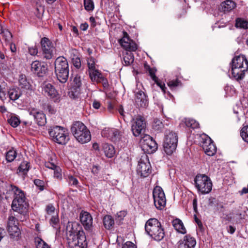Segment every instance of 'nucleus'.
<instances>
[{"label": "nucleus", "mask_w": 248, "mask_h": 248, "mask_svg": "<svg viewBox=\"0 0 248 248\" xmlns=\"http://www.w3.org/2000/svg\"><path fill=\"white\" fill-rule=\"evenodd\" d=\"M240 135L242 139L248 143V125L243 126L240 131Z\"/></svg>", "instance_id": "nucleus-44"}, {"label": "nucleus", "mask_w": 248, "mask_h": 248, "mask_svg": "<svg viewBox=\"0 0 248 248\" xmlns=\"http://www.w3.org/2000/svg\"><path fill=\"white\" fill-rule=\"evenodd\" d=\"M178 248H194L196 245L195 239L190 235H185L178 243Z\"/></svg>", "instance_id": "nucleus-17"}, {"label": "nucleus", "mask_w": 248, "mask_h": 248, "mask_svg": "<svg viewBox=\"0 0 248 248\" xmlns=\"http://www.w3.org/2000/svg\"><path fill=\"white\" fill-rule=\"evenodd\" d=\"M146 233L156 241L161 240L165 236V232L160 222L156 218L149 219L145 225Z\"/></svg>", "instance_id": "nucleus-2"}, {"label": "nucleus", "mask_w": 248, "mask_h": 248, "mask_svg": "<svg viewBox=\"0 0 248 248\" xmlns=\"http://www.w3.org/2000/svg\"><path fill=\"white\" fill-rule=\"evenodd\" d=\"M172 223L173 227L178 232L182 234H185L186 232V229L180 219L176 218L172 221Z\"/></svg>", "instance_id": "nucleus-28"}, {"label": "nucleus", "mask_w": 248, "mask_h": 248, "mask_svg": "<svg viewBox=\"0 0 248 248\" xmlns=\"http://www.w3.org/2000/svg\"><path fill=\"white\" fill-rule=\"evenodd\" d=\"M29 113L34 117L38 125L44 126L46 124V117L42 111H39L35 108H32L30 110Z\"/></svg>", "instance_id": "nucleus-21"}, {"label": "nucleus", "mask_w": 248, "mask_h": 248, "mask_svg": "<svg viewBox=\"0 0 248 248\" xmlns=\"http://www.w3.org/2000/svg\"><path fill=\"white\" fill-rule=\"evenodd\" d=\"M29 169V163L26 161L22 162L19 166L18 170L23 174L27 173Z\"/></svg>", "instance_id": "nucleus-43"}, {"label": "nucleus", "mask_w": 248, "mask_h": 248, "mask_svg": "<svg viewBox=\"0 0 248 248\" xmlns=\"http://www.w3.org/2000/svg\"><path fill=\"white\" fill-rule=\"evenodd\" d=\"M40 43L44 58L47 60L51 59L55 51L54 44L46 37L42 38Z\"/></svg>", "instance_id": "nucleus-11"}, {"label": "nucleus", "mask_w": 248, "mask_h": 248, "mask_svg": "<svg viewBox=\"0 0 248 248\" xmlns=\"http://www.w3.org/2000/svg\"><path fill=\"white\" fill-rule=\"evenodd\" d=\"M43 91L45 93L52 98L55 97L58 94L57 90L54 86L50 83H46L44 84Z\"/></svg>", "instance_id": "nucleus-27"}, {"label": "nucleus", "mask_w": 248, "mask_h": 248, "mask_svg": "<svg viewBox=\"0 0 248 248\" xmlns=\"http://www.w3.org/2000/svg\"><path fill=\"white\" fill-rule=\"evenodd\" d=\"M243 68H240L236 66H232V74L233 77L237 81L242 80L245 77V72Z\"/></svg>", "instance_id": "nucleus-26"}, {"label": "nucleus", "mask_w": 248, "mask_h": 248, "mask_svg": "<svg viewBox=\"0 0 248 248\" xmlns=\"http://www.w3.org/2000/svg\"><path fill=\"white\" fill-rule=\"evenodd\" d=\"M102 136L109 139L111 140H114L119 135L118 131L114 128H105L101 132Z\"/></svg>", "instance_id": "nucleus-23"}, {"label": "nucleus", "mask_w": 248, "mask_h": 248, "mask_svg": "<svg viewBox=\"0 0 248 248\" xmlns=\"http://www.w3.org/2000/svg\"><path fill=\"white\" fill-rule=\"evenodd\" d=\"M164 127V124L161 121L157 119H155L153 124V127L155 130H161Z\"/></svg>", "instance_id": "nucleus-42"}, {"label": "nucleus", "mask_w": 248, "mask_h": 248, "mask_svg": "<svg viewBox=\"0 0 248 248\" xmlns=\"http://www.w3.org/2000/svg\"><path fill=\"white\" fill-rule=\"evenodd\" d=\"M69 65L64 57H59L55 62V72L60 82L65 83L69 77Z\"/></svg>", "instance_id": "nucleus-4"}, {"label": "nucleus", "mask_w": 248, "mask_h": 248, "mask_svg": "<svg viewBox=\"0 0 248 248\" xmlns=\"http://www.w3.org/2000/svg\"><path fill=\"white\" fill-rule=\"evenodd\" d=\"M52 140L60 144H65L69 140L68 130L60 126H55L48 129Z\"/></svg>", "instance_id": "nucleus-5"}, {"label": "nucleus", "mask_w": 248, "mask_h": 248, "mask_svg": "<svg viewBox=\"0 0 248 248\" xmlns=\"http://www.w3.org/2000/svg\"><path fill=\"white\" fill-rule=\"evenodd\" d=\"M185 124L187 127L195 129L199 127V124L196 120L192 119H186Z\"/></svg>", "instance_id": "nucleus-38"}, {"label": "nucleus", "mask_w": 248, "mask_h": 248, "mask_svg": "<svg viewBox=\"0 0 248 248\" xmlns=\"http://www.w3.org/2000/svg\"><path fill=\"white\" fill-rule=\"evenodd\" d=\"M50 223L53 228L56 229H60L58 214L51 216V218L50 220Z\"/></svg>", "instance_id": "nucleus-39"}, {"label": "nucleus", "mask_w": 248, "mask_h": 248, "mask_svg": "<svg viewBox=\"0 0 248 248\" xmlns=\"http://www.w3.org/2000/svg\"><path fill=\"white\" fill-rule=\"evenodd\" d=\"M202 146L205 153L209 156H213L216 153V147L210 138L205 139Z\"/></svg>", "instance_id": "nucleus-19"}, {"label": "nucleus", "mask_w": 248, "mask_h": 248, "mask_svg": "<svg viewBox=\"0 0 248 248\" xmlns=\"http://www.w3.org/2000/svg\"><path fill=\"white\" fill-rule=\"evenodd\" d=\"M141 142L143 144L144 146L149 147L151 151H155L157 148L156 143L154 140L152 138L148 135H144L141 140Z\"/></svg>", "instance_id": "nucleus-22"}, {"label": "nucleus", "mask_w": 248, "mask_h": 248, "mask_svg": "<svg viewBox=\"0 0 248 248\" xmlns=\"http://www.w3.org/2000/svg\"><path fill=\"white\" fill-rule=\"evenodd\" d=\"M104 226L107 229H110L114 224V221L110 215L105 216L103 219Z\"/></svg>", "instance_id": "nucleus-32"}, {"label": "nucleus", "mask_w": 248, "mask_h": 248, "mask_svg": "<svg viewBox=\"0 0 248 248\" xmlns=\"http://www.w3.org/2000/svg\"><path fill=\"white\" fill-rule=\"evenodd\" d=\"M34 183L40 190L42 191L44 189L45 184L43 181L40 179H35L34 180Z\"/></svg>", "instance_id": "nucleus-52"}, {"label": "nucleus", "mask_w": 248, "mask_h": 248, "mask_svg": "<svg viewBox=\"0 0 248 248\" xmlns=\"http://www.w3.org/2000/svg\"><path fill=\"white\" fill-rule=\"evenodd\" d=\"M178 139V136L175 132L170 131L166 133L163 147L164 151L167 155H170L176 150Z\"/></svg>", "instance_id": "nucleus-7"}, {"label": "nucleus", "mask_w": 248, "mask_h": 248, "mask_svg": "<svg viewBox=\"0 0 248 248\" xmlns=\"http://www.w3.org/2000/svg\"><path fill=\"white\" fill-rule=\"evenodd\" d=\"M123 59L125 64L128 65L133 62L134 57L133 54L131 52V51H129L125 53Z\"/></svg>", "instance_id": "nucleus-36"}, {"label": "nucleus", "mask_w": 248, "mask_h": 248, "mask_svg": "<svg viewBox=\"0 0 248 248\" xmlns=\"http://www.w3.org/2000/svg\"><path fill=\"white\" fill-rule=\"evenodd\" d=\"M80 93V89L78 87H73L68 92V96L71 99L78 98Z\"/></svg>", "instance_id": "nucleus-34"}, {"label": "nucleus", "mask_w": 248, "mask_h": 248, "mask_svg": "<svg viewBox=\"0 0 248 248\" xmlns=\"http://www.w3.org/2000/svg\"><path fill=\"white\" fill-rule=\"evenodd\" d=\"M29 52L31 55H36L38 53V49L36 46L30 47L29 48Z\"/></svg>", "instance_id": "nucleus-57"}, {"label": "nucleus", "mask_w": 248, "mask_h": 248, "mask_svg": "<svg viewBox=\"0 0 248 248\" xmlns=\"http://www.w3.org/2000/svg\"><path fill=\"white\" fill-rule=\"evenodd\" d=\"M235 26L242 29H248V22L243 19L238 18L236 20Z\"/></svg>", "instance_id": "nucleus-37"}, {"label": "nucleus", "mask_w": 248, "mask_h": 248, "mask_svg": "<svg viewBox=\"0 0 248 248\" xmlns=\"http://www.w3.org/2000/svg\"><path fill=\"white\" fill-rule=\"evenodd\" d=\"M137 171L138 175L143 178L147 177L151 174V166L147 155H144L141 156L139 161Z\"/></svg>", "instance_id": "nucleus-9"}, {"label": "nucleus", "mask_w": 248, "mask_h": 248, "mask_svg": "<svg viewBox=\"0 0 248 248\" xmlns=\"http://www.w3.org/2000/svg\"><path fill=\"white\" fill-rule=\"evenodd\" d=\"M80 29L82 31H86L88 28V24L87 23H84L80 25Z\"/></svg>", "instance_id": "nucleus-62"}, {"label": "nucleus", "mask_w": 248, "mask_h": 248, "mask_svg": "<svg viewBox=\"0 0 248 248\" xmlns=\"http://www.w3.org/2000/svg\"><path fill=\"white\" fill-rule=\"evenodd\" d=\"M18 220L13 216H10L7 223V231L11 236H18L19 229L18 227Z\"/></svg>", "instance_id": "nucleus-16"}, {"label": "nucleus", "mask_w": 248, "mask_h": 248, "mask_svg": "<svg viewBox=\"0 0 248 248\" xmlns=\"http://www.w3.org/2000/svg\"><path fill=\"white\" fill-rule=\"evenodd\" d=\"M87 65L89 72L90 71H92L96 69L95 68V59L92 57H90L88 58Z\"/></svg>", "instance_id": "nucleus-46"}, {"label": "nucleus", "mask_w": 248, "mask_h": 248, "mask_svg": "<svg viewBox=\"0 0 248 248\" xmlns=\"http://www.w3.org/2000/svg\"><path fill=\"white\" fill-rule=\"evenodd\" d=\"M54 176L58 179H62V171L60 167H56L54 170Z\"/></svg>", "instance_id": "nucleus-49"}, {"label": "nucleus", "mask_w": 248, "mask_h": 248, "mask_svg": "<svg viewBox=\"0 0 248 248\" xmlns=\"http://www.w3.org/2000/svg\"><path fill=\"white\" fill-rule=\"evenodd\" d=\"M35 243L37 248H50L47 244L39 237L35 239Z\"/></svg>", "instance_id": "nucleus-40"}, {"label": "nucleus", "mask_w": 248, "mask_h": 248, "mask_svg": "<svg viewBox=\"0 0 248 248\" xmlns=\"http://www.w3.org/2000/svg\"><path fill=\"white\" fill-rule=\"evenodd\" d=\"M19 85L21 88L26 89H30L31 86L30 83L28 81L26 76L24 75H21L19 77Z\"/></svg>", "instance_id": "nucleus-33"}, {"label": "nucleus", "mask_w": 248, "mask_h": 248, "mask_svg": "<svg viewBox=\"0 0 248 248\" xmlns=\"http://www.w3.org/2000/svg\"><path fill=\"white\" fill-rule=\"evenodd\" d=\"M46 211L47 215L51 216L58 214V211L56 210L55 207L52 204H49L46 205Z\"/></svg>", "instance_id": "nucleus-41"}, {"label": "nucleus", "mask_w": 248, "mask_h": 248, "mask_svg": "<svg viewBox=\"0 0 248 248\" xmlns=\"http://www.w3.org/2000/svg\"><path fill=\"white\" fill-rule=\"evenodd\" d=\"M135 102L138 107L146 108L148 105L147 95L143 91L137 89L135 91Z\"/></svg>", "instance_id": "nucleus-15"}, {"label": "nucleus", "mask_w": 248, "mask_h": 248, "mask_svg": "<svg viewBox=\"0 0 248 248\" xmlns=\"http://www.w3.org/2000/svg\"><path fill=\"white\" fill-rule=\"evenodd\" d=\"M71 131L76 140L82 144L89 142L91 139L89 130L80 122H74L71 127Z\"/></svg>", "instance_id": "nucleus-3"}, {"label": "nucleus", "mask_w": 248, "mask_h": 248, "mask_svg": "<svg viewBox=\"0 0 248 248\" xmlns=\"http://www.w3.org/2000/svg\"><path fill=\"white\" fill-rule=\"evenodd\" d=\"M8 94L10 99L15 101L18 99L22 93L19 89L13 88L9 90Z\"/></svg>", "instance_id": "nucleus-31"}, {"label": "nucleus", "mask_w": 248, "mask_h": 248, "mask_svg": "<svg viewBox=\"0 0 248 248\" xmlns=\"http://www.w3.org/2000/svg\"><path fill=\"white\" fill-rule=\"evenodd\" d=\"M67 243L69 248H87V242L84 232L81 230L75 236H69Z\"/></svg>", "instance_id": "nucleus-8"}, {"label": "nucleus", "mask_w": 248, "mask_h": 248, "mask_svg": "<svg viewBox=\"0 0 248 248\" xmlns=\"http://www.w3.org/2000/svg\"><path fill=\"white\" fill-rule=\"evenodd\" d=\"M154 205L158 210H162L166 204L165 193L162 188L159 186H155L153 191Z\"/></svg>", "instance_id": "nucleus-10"}, {"label": "nucleus", "mask_w": 248, "mask_h": 248, "mask_svg": "<svg viewBox=\"0 0 248 248\" xmlns=\"http://www.w3.org/2000/svg\"><path fill=\"white\" fill-rule=\"evenodd\" d=\"M194 182L196 187L202 194H207L211 191L212 183L210 179L206 175H197L195 178Z\"/></svg>", "instance_id": "nucleus-6"}, {"label": "nucleus", "mask_w": 248, "mask_h": 248, "mask_svg": "<svg viewBox=\"0 0 248 248\" xmlns=\"http://www.w3.org/2000/svg\"><path fill=\"white\" fill-rule=\"evenodd\" d=\"M108 109L109 111H111L113 109L115 101H109L108 102Z\"/></svg>", "instance_id": "nucleus-59"}, {"label": "nucleus", "mask_w": 248, "mask_h": 248, "mask_svg": "<svg viewBox=\"0 0 248 248\" xmlns=\"http://www.w3.org/2000/svg\"><path fill=\"white\" fill-rule=\"evenodd\" d=\"M89 74L91 80L93 82L100 83L105 80L102 73L97 69L90 71Z\"/></svg>", "instance_id": "nucleus-25"}, {"label": "nucleus", "mask_w": 248, "mask_h": 248, "mask_svg": "<svg viewBox=\"0 0 248 248\" xmlns=\"http://www.w3.org/2000/svg\"><path fill=\"white\" fill-rule=\"evenodd\" d=\"M14 194V199L12 204V209L21 214L27 212L28 204L23 191L16 186L11 185L10 189Z\"/></svg>", "instance_id": "nucleus-1"}, {"label": "nucleus", "mask_w": 248, "mask_h": 248, "mask_svg": "<svg viewBox=\"0 0 248 248\" xmlns=\"http://www.w3.org/2000/svg\"><path fill=\"white\" fill-rule=\"evenodd\" d=\"M67 180L69 184L71 185L77 186L78 184V180L77 178L72 175H68Z\"/></svg>", "instance_id": "nucleus-53"}, {"label": "nucleus", "mask_w": 248, "mask_h": 248, "mask_svg": "<svg viewBox=\"0 0 248 248\" xmlns=\"http://www.w3.org/2000/svg\"><path fill=\"white\" fill-rule=\"evenodd\" d=\"M122 248H137V246L133 243L127 241L123 245Z\"/></svg>", "instance_id": "nucleus-56"}, {"label": "nucleus", "mask_w": 248, "mask_h": 248, "mask_svg": "<svg viewBox=\"0 0 248 248\" xmlns=\"http://www.w3.org/2000/svg\"><path fill=\"white\" fill-rule=\"evenodd\" d=\"M144 68L146 70V72H149L151 78L154 76V78H155L156 71L155 69L151 68L150 66L146 63L144 64Z\"/></svg>", "instance_id": "nucleus-51"}, {"label": "nucleus", "mask_w": 248, "mask_h": 248, "mask_svg": "<svg viewBox=\"0 0 248 248\" xmlns=\"http://www.w3.org/2000/svg\"><path fill=\"white\" fill-rule=\"evenodd\" d=\"M220 6L224 12H229L236 7V4L232 0H226L221 3Z\"/></svg>", "instance_id": "nucleus-29"}, {"label": "nucleus", "mask_w": 248, "mask_h": 248, "mask_svg": "<svg viewBox=\"0 0 248 248\" xmlns=\"http://www.w3.org/2000/svg\"><path fill=\"white\" fill-rule=\"evenodd\" d=\"M74 83L75 87L80 88L81 85V79L80 77L77 75L74 79Z\"/></svg>", "instance_id": "nucleus-54"}, {"label": "nucleus", "mask_w": 248, "mask_h": 248, "mask_svg": "<svg viewBox=\"0 0 248 248\" xmlns=\"http://www.w3.org/2000/svg\"><path fill=\"white\" fill-rule=\"evenodd\" d=\"M235 231V228L232 226H230L229 227V229L228 230V232L231 234H233Z\"/></svg>", "instance_id": "nucleus-64"}, {"label": "nucleus", "mask_w": 248, "mask_h": 248, "mask_svg": "<svg viewBox=\"0 0 248 248\" xmlns=\"http://www.w3.org/2000/svg\"><path fill=\"white\" fill-rule=\"evenodd\" d=\"M146 127V122L143 117L139 116L133 119L131 124V130L135 137L140 136Z\"/></svg>", "instance_id": "nucleus-12"}, {"label": "nucleus", "mask_w": 248, "mask_h": 248, "mask_svg": "<svg viewBox=\"0 0 248 248\" xmlns=\"http://www.w3.org/2000/svg\"><path fill=\"white\" fill-rule=\"evenodd\" d=\"M152 79L155 81V82L157 84L158 86H159L162 91L165 93V89L166 87L164 83L161 82L158 78L155 75V78H154V76L151 78Z\"/></svg>", "instance_id": "nucleus-48"}, {"label": "nucleus", "mask_w": 248, "mask_h": 248, "mask_svg": "<svg viewBox=\"0 0 248 248\" xmlns=\"http://www.w3.org/2000/svg\"><path fill=\"white\" fill-rule=\"evenodd\" d=\"M121 46L128 51H135L138 49L137 45L129 37L125 31H123V37L119 41Z\"/></svg>", "instance_id": "nucleus-13"}, {"label": "nucleus", "mask_w": 248, "mask_h": 248, "mask_svg": "<svg viewBox=\"0 0 248 248\" xmlns=\"http://www.w3.org/2000/svg\"><path fill=\"white\" fill-rule=\"evenodd\" d=\"M78 223L73 222H68L66 226V233L67 241L68 240L69 236L73 235L75 236L78 233L80 230H78Z\"/></svg>", "instance_id": "nucleus-24"}, {"label": "nucleus", "mask_w": 248, "mask_h": 248, "mask_svg": "<svg viewBox=\"0 0 248 248\" xmlns=\"http://www.w3.org/2000/svg\"><path fill=\"white\" fill-rule=\"evenodd\" d=\"M89 20L91 22V27L94 28L96 26V22L95 18L93 16H91L89 18Z\"/></svg>", "instance_id": "nucleus-60"}, {"label": "nucleus", "mask_w": 248, "mask_h": 248, "mask_svg": "<svg viewBox=\"0 0 248 248\" xmlns=\"http://www.w3.org/2000/svg\"><path fill=\"white\" fill-rule=\"evenodd\" d=\"M84 5L85 9L87 11H92L94 8L93 2L91 0H84Z\"/></svg>", "instance_id": "nucleus-47"}, {"label": "nucleus", "mask_w": 248, "mask_h": 248, "mask_svg": "<svg viewBox=\"0 0 248 248\" xmlns=\"http://www.w3.org/2000/svg\"><path fill=\"white\" fill-rule=\"evenodd\" d=\"M80 220L86 230H91L93 225V218L91 214L86 211H82L79 215Z\"/></svg>", "instance_id": "nucleus-18"}, {"label": "nucleus", "mask_w": 248, "mask_h": 248, "mask_svg": "<svg viewBox=\"0 0 248 248\" xmlns=\"http://www.w3.org/2000/svg\"><path fill=\"white\" fill-rule=\"evenodd\" d=\"M103 149L105 155L108 158L113 157L115 154V150L112 145L104 143L103 145Z\"/></svg>", "instance_id": "nucleus-30"}, {"label": "nucleus", "mask_w": 248, "mask_h": 248, "mask_svg": "<svg viewBox=\"0 0 248 248\" xmlns=\"http://www.w3.org/2000/svg\"><path fill=\"white\" fill-rule=\"evenodd\" d=\"M72 62L75 67L77 68H79L81 67V61L80 58L77 56L74 55L72 59Z\"/></svg>", "instance_id": "nucleus-50"}, {"label": "nucleus", "mask_w": 248, "mask_h": 248, "mask_svg": "<svg viewBox=\"0 0 248 248\" xmlns=\"http://www.w3.org/2000/svg\"><path fill=\"white\" fill-rule=\"evenodd\" d=\"M45 166L51 170H54L56 167H57L54 163L50 162H46L45 163Z\"/></svg>", "instance_id": "nucleus-58"}, {"label": "nucleus", "mask_w": 248, "mask_h": 248, "mask_svg": "<svg viewBox=\"0 0 248 248\" xmlns=\"http://www.w3.org/2000/svg\"><path fill=\"white\" fill-rule=\"evenodd\" d=\"M93 106L94 108L98 109L100 108V104L99 102L94 101L93 103Z\"/></svg>", "instance_id": "nucleus-63"}, {"label": "nucleus", "mask_w": 248, "mask_h": 248, "mask_svg": "<svg viewBox=\"0 0 248 248\" xmlns=\"http://www.w3.org/2000/svg\"><path fill=\"white\" fill-rule=\"evenodd\" d=\"M232 66L248 70V61L243 55L236 56L232 60Z\"/></svg>", "instance_id": "nucleus-20"}, {"label": "nucleus", "mask_w": 248, "mask_h": 248, "mask_svg": "<svg viewBox=\"0 0 248 248\" xmlns=\"http://www.w3.org/2000/svg\"><path fill=\"white\" fill-rule=\"evenodd\" d=\"M17 155V153L13 148L6 152L5 157L7 162H11L14 160Z\"/></svg>", "instance_id": "nucleus-35"}, {"label": "nucleus", "mask_w": 248, "mask_h": 248, "mask_svg": "<svg viewBox=\"0 0 248 248\" xmlns=\"http://www.w3.org/2000/svg\"><path fill=\"white\" fill-rule=\"evenodd\" d=\"M126 215V213L125 211H120L117 214V216L118 217H120L121 219L125 217Z\"/></svg>", "instance_id": "nucleus-61"}, {"label": "nucleus", "mask_w": 248, "mask_h": 248, "mask_svg": "<svg viewBox=\"0 0 248 248\" xmlns=\"http://www.w3.org/2000/svg\"><path fill=\"white\" fill-rule=\"evenodd\" d=\"M31 71L38 77H43L47 72V64L44 62L34 61L31 64Z\"/></svg>", "instance_id": "nucleus-14"}, {"label": "nucleus", "mask_w": 248, "mask_h": 248, "mask_svg": "<svg viewBox=\"0 0 248 248\" xmlns=\"http://www.w3.org/2000/svg\"><path fill=\"white\" fill-rule=\"evenodd\" d=\"M180 83V81L178 79L172 80L168 82V85L172 88L178 86Z\"/></svg>", "instance_id": "nucleus-55"}, {"label": "nucleus", "mask_w": 248, "mask_h": 248, "mask_svg": "<svg viewBox=\"0 0 248 248\" xmlns=\"http://www.w3.org/2000/svg\"><path fill=\"white\" fill-rule=\"evenodd\" d=\"M8 122L13 127H17L20 123L19 119L15 116H11L10 118L8 119Z\"/></svg>", "instance_id": "nucleus-45"}]
</instances>
